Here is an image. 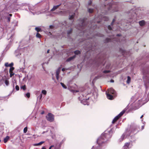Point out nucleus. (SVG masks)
Returning <instances> with one entry per match:
<instances>
[{
	"label": "nucleus",
	"instance_id": "obj_50",
	"mask_svg": "<svg viewBox=\"0 0 149 149\" xmlns=\"http://www.w3.org/2000/svg\"><path fill=\"white\" fill-rule=\"evenodd\" d=\"M110 81L111 82H114V80H111Z\"/></svg>",
	"mask_w": 149,
	"mask_h": 149
},
{
	"label": "nucleus",
	"instance_id": "obj_55",
	"mask_svg": "<svg viewBox=\"0 0 149 149\" xmlns=\"http://www.w3.org/2000/svg\"><path fill=\"white\" fill-rule=\"evenodd\" d=\"M13 87L14 88V84H13Z\"/></svg>",
	"mask_w": 149,
	"mask_h": 149
},
{
	"label": "nucleus",
	"instance_id": "obj_11",
	"mask_svg": "<svg viewBox=\"0 0 149 149\" xmlns=\"http://www.w3.org/2000/svg\"><path fill=\"white\" fill-rule=\"evenodd\" d=\"M61 5V4H59L58 5H57V6H54L52 8V9H51V11H53L55 10H56Z\"/></svg>",
	"mask_w": 149,
	"mask_h": 149
},
{
	"label": "nucleus",
	"instance_id": "obj_13",
	"mask_svg": "<svg viewBox=\"0 0 149 149\" xmlns=\"http://www.w3.org/2000/svg\"><path fill=\"white\" fill-rule=\"evenodd\" d=\"M13 65V63H11L9 64L8 63H6L5 64V66L6 67H11Z\"/></svg>",
	"mask_w": 149,
	"mask_h": 149
},
{
	"label": "nucleus",
	"instance_id": "obj_44",
	"mask_svg": "<svg viewBox=\"0 0 149 149\" xmlns=\"http://www.w3.org/2000/svg\"><path fill=\"white\" fill-rule=\"evenodd\" d=\"M54 27V26L53 25H51L49 26V28L50 29H53Z\"/></svg>",
	"mask_w": 149,
	"mask_h": 149
},
{
	"label": "nucleus",
	"instance_id": "obj_19",
	"mask_svg": "<svg viewBox=\"0 0 149 149\" xmlns=\"http://www.w3.org/2000/svg\"><path fill=\"white\" fill-rule=\"evenodd\" d=\"M125 134L124 133L122 135V136L119 139L120 141H121L123 140V139H124V138H125Z\"/></svg>",
	"mask_w": 149,
	"mask_h": 149
},
{
	"label": "nucleus",
	"instance_id": "obj_31",
	"mask_svg": "<svg viewBox=\"0 0 149 149\" xmlns=\"http://www.w3.org/2000/svg\"><path fill=\"white\" fill-rule=\"evenodd\" d=\"M5 83L6 85L7 86H8L9 84V81L7 80H5Z\"/></svg>",
	"mask_w": 149,
	"mask_h": 149
},
{
	"label": "nucleus",
	"instance_id": "obj_32",
	"mask_svg": "<svg viewBox=\"0 0 149 149\" xmlns=\"http://www.w3.org/2000/svg\"><path fill=\"white\" fill-rule=\"evenodd\" d=\"M36 36L38 38H40L41 37V35L40 34L38 33L36 34Z\"/></svg>",
	"mask_w": 149,
	"mask_h": 149
},
{
	"label": "nucleus",
	"instance_id": "obj_54",
	"mask_svg": "<svg viewBox=\"0 0 149 149\" xmlns=\"http://www.w3.org/2000/svg\"><path fill=\"white\" fill-rule=\"evenodd\" d=\"M143 115H142V116H141V117H140V118H142V117H143Z\"/></svg>",
	"mask_w": 149,
	"mask_h": 149
},
{
	"label": "nucleus",
	"instance_id": "obj_59",
	"mask_svg": "<svg viewBox=\"0 0 149 149\" xmlns=\"http://www.w3.org/2000/svg\"><path fill=\"white\" fill-rule=\"evenodd\" d=\"M87 39H89V37H87Z\"/></svg>",
	"mask_w": 149,
	"mask_h": 149
},
{
	"label": "nucleus",
	"instance_id": "obj_33",
	"mask_svg": "<svg viewBox=\"0 0 149 149\" xmlns=\"http://www.w3.org/2000/svg\"><path fill=\"white\" fill-rule=\"evenodd\" d=\"M41 93L45 95L47 94V91L45 90H42Z\"/></svg>",
	"mask_w": 149,
	"mask_h": 149
},
{
	"label": "nucleus",
	"instance_id": "obj_36",
	"mask_svg": "<svg viewBox=\"0 0 149 149\" xmlns=\"http://www.w3.org/2000/svg\"><path fill=\"white\" fill-rule=\"evenodd\" d=\"M4 14H6V15H7V16H8L9 17H11L12 16V14H9L8 13H4Z\"/></svg>",
	"mask_w": 149,
	"mask_h": 149
},
{
	"label": "nucleus",
	"instance_id": "obj_15",
	"mask_svg": "<svg viewBox=\"0 0 149 149\" xmlns=\"http://www.w3.org/2000/svg\"><path fill=\"white\" fill-rule=\"evenodd\" d=\"M92 45H91V44H90V45L89 46H88L87 47H89V48L88 49H87V48H86L85 49H86V50H88V51L90 50V49H92V51H93V48H92Z\"/></svg>",
	"mask_w": 149,
	"mask_h": 149
},
{
	"label": "nucleus",
	"instance_id": "obj_52",
	"mask_svg": "<svg viewBox=\"0 0 149 149\" xmlns=\"http://www.w3.org/2000/svg\"><path fill=\"white\" fill-rule=\"evenodd\" d=\"M41 149H46L45 147H43Z\"/></svg>",
	"mask_w": 149,
	"mask_h": 149
},
{
	"label": "nucleus",
	"instance_id": "obj_61",
	"mask_svg": "<svg viewBox=\"0 0 149 149\" xmlns=\"http://www.w3.org/2000/svg\"><path fill=\"white\" fill-rule=\"evenodd\" d=\"M74 86H76V85H75V84H74Z\"/></svg>",
	"mask_w": 149,
	"mask_h": 149
},
{
	"label": "nucleus",
	"instance_id": "obj_62",
	"mask_svg": "<svg viewBox=\"0 0 149 149\" xmlns=\"http://www.w3.org/2000/svg\"><path fill=\"white\" fill-rule=\"evenodd\" d=\"M52 79H53V80H54V78H53V77H52Z\"/></svg>",
	"mask_w": 149,
	"mask_h": 149
},
{
	"label": "nucleus",
	"instance_id": "obj_26",
	"mask_svg": "<svg viewBox=\"0 0 149 149\" xmlns=\"http://www.w3.org/2000/svg\"><path fill=\"white\" fill-rule=\"evenodd\" d=\"M44 143V141H41L40 142H39V143H38L36 144H35L34 145L35 146L40 145H41V144H42V143Z\"/></svg>",
	"mask_w": 149,
	"mask_h": 149
},
{
	"label": "nucleus",
	"instance_id": "obj_7",
	"mask_svg": "<svg viewBox=\"0 0 149 149\" xmlns=\"http://www.w3.org/2000/svg\"><path fill=\"white\" fill-rule=\"evenodd\" d=\"M125 111V110L124 109L118 115L115 117L113 120L112 123H114L121 116L123 115Z\"/></svg>",
	"mask_w": 149,
	"mask_h": 149
},
{
	"label": "nucleus",
	"instance_id": "obj_34",
	"mask_svg": "<svg viewBox=\"0 0 149 149\" xmlns=\"http://www.w3.org/2000/svg\"><path fill=\"white\" fill-rule=\"evenodd\" d=\"M27 130V127H25L24 129V133H26Z\"/></svg>",
	"mask_w": 149,
	"mask_h": 149
},
{
	"label": "nucleus",
	"instance_id": "obj_18",
	"mask_svg": "<svg viewBox=\"0 0 149 149\" xmlns=\"http://www.w3.org/2000/svg\"><path fill=\"white\" fill-rule=\"evenodd\" d=\"M125 134L124 133L122 135V136L119 139L120 141H121L123 140V139H124V138H125Z\"/></svg>",
	"mask_w": 149,
	"mask_h": 149
},
{
	"label": "nucleus",
	"instance_id": "obj_9",
	"mask_svg": "<svg viewBox=\"0 0 149 149\" xmlns=\"http://www.w3.org/2000/svg\"><path fill=\"white\" fill-rule=\"evenodd\" d=\"M46 118L48 121L50 122H52L54 120V116L52 113H49L46 116Z\"/></svg>",
	"mask_w": 149,
	"mask_h": 149
},
{
	"label": "nucleus",
	"instance_id": "obj_12",
	"mask_svg": "<svg viewBox=\"0 0 149 149\" xmlns=\"http://www.w3.org/2000/svg\"><path fill=\"white\" fill-rule=\"evenodd\" d=\"M130 143H126L124 146L123 147V149H128V147L130 145Z\"/></svg>",
	"mask_w": 149,
	"mask_h": 149
},
{
	"label": "nucleus",
	"instance_id": "obj_25",
	"mask_svg": "<svg viewBox=\"0 0 149 149\" xmlns=\"http://www.w3.org/2000/svg\"><path fill=\"white\" fill-rule=\"evenodd\" d=\"M5 18L7 19V22H9L10 21V17L6 15V17H5Z\"/></svg>",
	"mask_w": 149,
	"mask_h": 149
},
{
	"label": "nucleus",
	"instance_id": "obj_48",
	"mask_svg": "<svg viewBox=\"0 0 149 149\" xmlns=\"http://www.w3.org/2000/svg\"><path fill=\"white\" fill-rule=\"evenodd\" d=\"M141 128H142V129L143 130L144 128V125L142 126H141Z\"/></svg>",
	"mask_w": 149,
	"mask_h": 149
},
{
	"label": "nucleus",
	"instance_id": "obj_38",
	"mask_svg": "<svg viewBox=\"0 0 149 149\" xmlns=\"http://www.w3.org/2000/svg\"><path fill=\"white\" fill-rule=\"evenodd\" d=\"M72 30L70 29L67 31V34L68 35H69L72 32Z\"/></svg>",
	"mask_w": 149,
	"mask_h": 149
},
{
	"label": "nucleus",
	"instance_id": "obj_45",
	"mask_svg": "<svg viewBox=\"0 0 149 149\" xmlns=\"http://www.w3.org/2000/svg\"><path fill=\"white\" fill-rule=\"evenodd\" d=\"M115 19H113L112 21V23H111V25L112 26L113 25V23L115 22Z\"/></svg>",
	"mask_w": 149,
	"mask_h": 149
},
{
	"label": "nucleus",
	"instance_id": "obj_60",
	"mask_svg": "<svg viewBox=\"0 0 149 149\" xmlns=\"http://www.w3.org/2000/svg\"><path fill=\"white\" fill-rule=\"evenodd\" d=\"M52 148H50L49 147V149H51Z\"/></svg>",
	"mask_w": 149,
	"mask_h": 149
},
{
	"label": "nucleus",
	"instance_id": "obj_8",
	"mask_svg": "<svg viewBox=\"0 0 149 149\" xmlns=\"http://www.w3.org/2000/svg\"><path fill=\"white\" fill-rule=\"evenodd\" d=\"M61 66L59 67L58 69L56 70V76L57 79L58 80L59 78V75L60 73V72L61 71V69L63 71H64L65 70V68H63L61 69Z\"/></svg>",
	"mask_w": 149,
	"mask_h": 149
},
{
	"label": "nucleus",
	"instance_id": "obj_46",
	"mask_svg": "<svg viewBox=\"0 0 149 149\" xmlns=\"http://www.w3.org/2000/svg\"><path fill=\"white\" fill-rule=\"evenodd\" d=\"M10 77H11L14 74V73H13V72H11L10 73Z\"/></svg>",
	"mask_w": 149,
	"mask_h": 149
},
{
	"label": "nucleus",
	"instance_id": "obj_14",
	"mask_svg": "<svg viewBox=\"0 0 149 149\" xmlns=\"http://www.w3.org/2000/svg\"><path fill=\"white\" fill-rule=\"evenodd\" d=\"M75 57V56H74L70 57L67 59L66 61H70L73 59Z\"/></svg>",
	"mask_w": 149,
	"mask_h": 149
},
{
	"label": "nucleus",
	"instance_id": "obj_22",
	"mask_svg": "<svg viewBox=\"0 0 149 149\" xmlns=\"http://www.w3.org/2000/svg\"><path fill=\"white\" fill-rule=\"evenodd\" d=\"M131 81V78L129 76H128L127 77V80L126 81L127 83L128 84H129Z\"/></svg>",
	"mask_w": 149,
	"mask_h": 149
},
{
	"label": "nucleus",
	"instance_id": "obj_35",
	"mask_svg": "<svg viewBox=\"0 0 149 149\" xmlns=\"http://www.w3.org/2000/svg\"><path fill=\"white\" fill-rule=\"evenodd\" d=\"M110 70H104L103 71V72L104 73H107L108 72H110Z\"/></svg>",
	"mask_w": 149,
	"mask_h": 149
},
{
	"label": "nucleus",
	"instance_id": "obj_56",
	"mask_svg": "<svg viewBox=\"0 0 149 149\" xmlns=\"http://www.w3.org/2000/svg\"><path fill=\"white\" fill-rule=\"evenodd\" d=\"M120 36V35H119V34H118L117 35V36Z\"/></svg>",
	"mask_w": 149,
	"mask_h": 149
},
{
	"label": "nucleus",
	"instance_id": "obj_27",
	"mask_svg": "<svg viewBox=\"0 0 149 149\" xmlns=\"http://www.w3.org/2000/svg\"><path fill=\"white\" fill-rule=\"evenodd\" d=\"M65 14V12L64 11H61L58 13V14L60 15H64Z\"/></svg>",
	"mask_w": 149,
	"mask_h": 149
},
{
	"label": "nucleus",
	"instance_id": "obj_29",
	"mask_svg": "<svg viewBox=\"0 0 149 149\" xmlns=\"http://www.w3.org/2000/svg\"><path fill=\"white\" fill-rule=\"evenodd\" d=\"M74 53L75 54L77 55L80 54V52L79 51L76 50L74 52Z\"/></svg>",
	"mask_w": 149,
	"mask_h": 149
},
{
	"label": "nucleus",
	"instance_id": "obj_41",
	"mask_svg": "<svg viewBox=\"0 0 149 149\" xmlns=\"http://www.w3.org/2000/svg\"><path fill=\"white\" fill-rule=\"evenodd\" d=\"M61 84V85H62V86H63V87L64 88H65V85H64V84L63 83H62V82H61L60 83Z\"/></svg>",
	"mask_w": 149,
	"mask_h": 149
},
{
	"label": "nucleus",
	"instance_id": "obj_37",
	"mask_svg": "<svg viewBox=\"0 0 149 149\" xmlns=\"http://www.w3.org/2000/svg\"><path fill=\"white\" fill-rule=\"evenodd\" d=\"M93 11V9H88V11L90 13H92Z\"/></svg>",
	"mask_w": 149,
	"mask_h": 149
},
{
	"label": "nucleus",
	"instance_id": "obj_28",
	"mask_svg": "<svg viewBox=\"0 0 149 149\" xmlns=\"http://www.w3.org/2000/svg\"><path fill=\"white\" fill-rule=\"evenodd\" d=\"M21 89H22L24 91L26 89V86L25 85L21 87Z\"/></svg>",
	"mask_w": 149,
	"mask_h": 149
},
{
	"label": "nucleus",
	"instance_id": "obj_21",
	"mask_svg": "<svg viewBox=\"0 0 149 149\" xmlns=\"http://www.w3.org/2000/svg\"><path fill=\"white\" fill-rule=\"evenodd\" d=\"M75 15V14L74 13L72 15H70L69 17V19L70 20H72L73 19L74 16V15Z\"/></svg>",
	"mask_w": 149,
	"mask_h": 149
},
{
	"label": "nucleus",
	"instance_id": "obj_5",
	"mask_svg": "<svg viewBox=\"0 0 149 149\" xmlns=\"http://www.w3.org/2000/svg\"><path fill=\"white\" fill-rule=\"evenodd\" d=\"M115 92L114 90L112 88H110L108 89V92H106V94L107 98L109 100H112L113 96L111 94H113L115 95Z\"/></svg>",
	"mask_w": 149,
	"mask_h": 149
},
{
	"label": "nucleus",
	"instance_id": "obj_4",
	"mask_svg": "<svg viewBox=\"0 0 149 149\" xmlns=\"http://www.w3.org/2000/svg\"><path fill=\"white\" fill-rule=\"evenodd\" d=\"M111 137L110 135L109 134L106 133L102 134L100 137L99 138L97 141V143L100 146L101 144L104 142V140L105 139H107Z\"/></svg>",
	"mask_w": 149,
	"mask_h": 149
},
{
	"label": "nucleus",
	"instance_id": "obj_40",
	"mask_svg": "<svg viewBox=\"0 0 149 149\" xmlns=\"http://www.w3.org/2000/svg\"><path fill=\"white\" fill-rule=\"evenodd\" d=\"M42 93H41L39 96L38 97V98H39L40 100H41L42 99Z\"/></svg>",
	"mask_w": 149,
	"mask_h": 149
},
{
	"label": "nucleus",
	"instance_id": "obj_23",
	"mask_svg": "<svg viewBox=\"0 0 149 149\" xmlns=\"http://www.w3.org/2000/svg\"><path fill=\"white\" fill-rule=\"evenodd\" d=\"M102 19L105 21H107L109 19V18L108 17L106 16H104L103 17H101Z\"/></svg>",
	"mask_w": 149,
	"mask_h": 149
},
{
	"label": "nucleus",
	"instance_id": "obj_63",
	"mask_svg": "<svg viewBox=\"0 0 149 149\" xmlns=\"http://www.w3.org/2000/svg\"><path fill=\"white\" fill-rule=\"evenodd\" d=\"M100 22V21H99V22Z\"/></svg>",
	"mask_w": 149,
	"mask_h": 149
},
{
	"label": "nucleus",
	"instance_id": "obj_39",
	"mask_svg": "<svg viewBox=\"0 0 149 149\" xmlns=\"http://www.w3.org/2000/svg\"><path fill=\"white\" fill-rule=\"evenodd\" d=\"M15 89L17 91H18L19 90V87L18 85H16L15 86Z\"/></svg>",
	"mask_w": 149,
	"mask_h": 149
},
{
	"label": "nucleus",
	"instance_id": "obj_3",
	"mask_svg": "<svg viewBox=\"0 0 149 149\" xmlns=\"http://www.w3.org/2000/svg\"><path fill=\"white\" fill-rule=\"evenodd\" d=\"M80 20L81 21V22L80 23V24H79L80 26L79 27V28H78V29L80 30L83 33L84 35H86L87 34L88 35V36L89 35V34H91L89 32L88 33H87V32H88V31H89V30H84V29L86 28L87 27V25H85L84 19H81Z\"/></svg>",
	"mask_w": 149,
	"mask_h": 149
},
{
	"label": "nucleus",
	"instance_id": "obj_49",
	"mask_svg": "<svg viewBox=\"0 0 149 149\" xmlns=\"http://www.w3.org/2000/svg\"><path fill=\"white\" fill-rule=\"evenodd\" d=\"M49 49H48L47 51V53H49Z\"/></svg>",
	"mask_w": 149,
	"mask_h": 149
},
{
	"label": "nucleus",
	"instance_id": "obj_47",
	"mask_svg": "<svg viewBox=\"0 0 149 149\" xmlns=\"http://www.w3.org/2000/svg\"><path fill=\"white\" fill-rule=\"evenodd\" d=\"M107 42H110V41H111V40L110 39L107 38Z\"/></svg>",
	"mask_w": 149,
	"mask_h": 149
},
{
	"label": "nucleus",
	"instance_id": "obj_53",
	"mask_svg": "<svg viewBox=\"0 0 149 149\" xmlns=\"http://www.w3.org/2000/svg\"><path fill=\"white\" fill-rule=\"evenodd\" d=\"M91 2H90V3H88V4H89V5H91Z\"/></svg>",
	"mask_w": 149,
	"mask_h": 149
},
{
	"label": "nucleus",
	"instance_id": "obj_43",
	"mask_svg": "<svg viewBox=\"0 0 149 149\" xmlns=\"http://www.w3.org/2000/svg\"><path fill=\"white\" fill-rule=\"evenodd\" d=\"M108 28L110 30H111L112 29V28L110 25H109L108 26Z\"/></svg>",
	"mask_w": 149,
	"mask_h": 149
},
{
	"label": "nucleus",
	"instance_id": "obj_42",
	"mask_svg": "<svg viewBox=\"0 0 149 149\" xmlns=\"http://www.w3.org/2000/svg\"><path fill=\"white\" fill-rule=\"evenodd\" d=\"M26 95L28 98H29L30 96V94L29 93H27L26 94Z\"/></svg>",
	"mask_w": 149,
	"mask_h": 149
},
{
	"label": "nucleus",
	"instance_id": "obj_16",
	"mask_svg": "<svg viewBox=\"0 0 149 149\" xmlns=\"http://www.w3.org/2000/svg\"><path fill=\"white\" fill-rule=\"evenodd\" d=\"M139 24L141 26H143L145 24V21L143 20L140 21L139 22Z\"/></svg>",
	"mask_w": 149,
	"mask_h": 149
},
{
	"label": "nucleus",
	"instance_id": "obj_51",
	"mask_svg": "<svg viewBox=\"0 0 149 149\" xmlns=\"http://www.w3.org/2000/svg\"><path fill=\"white\" fill-rule=\"evenodd\" d=\"M54 146L53 145H52L50 147L51 148H52V147H53Z\"/></svg>",
	"mask_w": 149,
	"mask_h": 149
},
{
	"label": "nucleus",
	"instance_id": "obj_20",
	"mask_svg": "<svg viewBox=\"0 0 149 149\" xmlns=\"http://www.w3.org/2000/svg\"><path fill=\"white\" fill-rule=\"evenodd\" d=\"M9 139V137L8 136H6L4 139V141L5 143H6Z\"/></svg>",
	"mask_w": 149,
	"mask_h": 149
},
{
	"label": "nucleus",
	"instance_id": "obj_64",
	"mask_svg": "<svg viewBox=\"0 0 149 149\" xmlns=\"http://www.w3.org/2000/svg\"><path fill=\"white\" fill-rule=\"evenodd\" d=\"M65 88H66H66H67V87H66V86Z\"/></svg>",
	"mask_w": 149,
	"mask_h": 149
},
{
	"label": "nucleus",
	"instance_id": "obj_30",
	"mask_svg": "<svg viewBox=\"0 0 149 149\" xmlns=\"http://www.w3.org/2000/svg\"><path fill=\"white\" fill-rule=\"evenodd\" d=\"M14 68L12 66L11 67H10V70H9V73L11 72H13V71L14 70Z\"/></svg>",
	"mask_w": 149,
	"mask_h": 149
},
{
	"label": "nucleus",
	"instance_id": "obj_24",
	"mask_svg": "<svg viewBox=\"0 0 149 149\" xmlns=\"http://www.w3.org/2000/svg\"><path fill=\"white\" fill-rule=\"evenodd\" d=\"M35 30L37 31L38 32H39V31H41V29L39 27H36L35 28Z\"/></svg>",
	"mask_w": 149,
	"mask_h": 149
},
{
	"label": "nucleus",
	"instance_id": "obj_58",
	"mask_svg": "<svg viewBox=\"0 0 149 149\" xmlns=\"http://www.w3.org/2000/svg\"><path fill=\"white\" fill-rule=\"evenodd\" d=\"M90 27L91 29V28L92 27H91V26H89V28Z\"/></svg>",
	"mask_w": 149,
	"mask_h": 149
},
{
	"label": "nucleus",
	"instance_id": "obj_17",
	"mask_svg": "<svg viewBox=\"0 0 149 149\" xmlns=\"http://www.w3.org/2000/svg\"><path fill=\"white\" fill-rule=\"evenodd\" d=\"M106 66H105V68L108 69L110 68V64L109 63H106Z\"/></svg>",
	"mask_w": 149,
	"mask_h": 149
},
{
	"label": "nucleus",
	"instance_id": "obj_2",
	"mask_svg": "<svg viewBox=\"0 0 149 149\" xmlns=\"http://www.w3.org/2000/svg\"><path fill=\"white\" fill-rule=\"evenodd\" d=\"M143 73V81L145 86L146 91L149 88V72L147 70H144Z\"/></svg>",
	"mask_w": 149,
	"mask_h": 149
},
{
	"label": "nucleus",
	"instance_id": "obj_57",
	"mask_svg": "<svg viewBox=\"0 0 149 149\" xmlns=\"http://www.w3.org/2000/svg\"><path fill=\"white\" fill-rule=\"evenodd\" d=\"M44 112H42L41 113V114H44Z\"/></svg>",
	"mask_w": 149,
	"mask_h": 149
},
{
	"label": "nucleus",
	"instance_id": "obj_10",
	"mask_svg": "<svg viewBox=\"0 0 149 149\" xmlns=\"http://www.w3.org/2000/svg\"><path fill=\"white\" fill-rule=\"evenodd\" d=\"M118 38H117V39L116 40L117 41L121 42L123 41H124L125 40V38L122 36L118 37Z\"/></svg>",
	"mask_w": 149,
	"mask_h": 149
},
{
	"label": "nucleus",
	"instance_id": "obj_1",
	"mask_svg": "<svg viewBox=\"0 0 149 149\" xmlns=\"http://www.w3.org/2000/svg\"><path fill=\"white\" fill-rule=\"evenodd\" d=\"M71 90L73 93H76L79 91L82 92V96L78 97L79 100L81 101V103L84 105L89 104V103L88 101L90 97L89 95L91 93L90 88L85 90H84L83 88H81L79 90L72 89Z\"/></svg>",
	"mask_w": 149,
	"mask_h": 149
},
{
	"label": "nucleus",
	"instance_id": "obj_6",
	"mask_svg": "<svg viewBox=\"0 0 149 149\" xmlns=\"http://www.w3.org/2000/svg\"><path fill=\"white\" fill-rule=\"evenodd\" d=\"M149 100V93L147 95V98H143L141 100L138 101L139 106H141L147 102Z\"/></svg>",
	"mask_w": 149,
	"mask_h": 149
}]
</instances>
